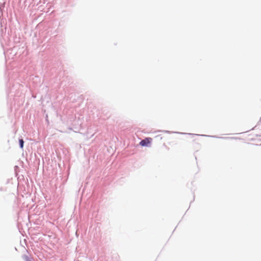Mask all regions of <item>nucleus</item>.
Masks as SVG:
<instances>
[{
	"label": "nucleus",
	"mask_w": 261,
	"mask_h": 261,
	"mask_svg": "<svg viewBox=\"0 0 261 261\" xmlns=\"http://www.w3.org/2000/svg\"><path fill=\"white\" fill-rule=\"evenodd\" d=\"M152 141V139L151 138H146L145 139L141 141L139 144L141 146H149Z\"/></svg>",
	"instance_id": "obj_1"
},
{
	"label": "nucleus",
	"mask_w": 261,
	"mask_h": 261,
	"mask_svg": "<svg viewBox=\"0 0 261 261\" xmlns=\"http://www.w3.org/2000/svg\"><path fill=\"white\" fill-rule=\"evenodd\" d=\"M19 145H20V148H22L23 147V143H24L23 140L22 139H19Z\"/></svg>",
	"instance_id": "obj_2"
},
{
	"label": "nucleus",
	"mask_w": 261,
	"mask_h": 261,
	"mask_svg": "<svg viewBox=\"0 0 261 261\" xmlns=\"http://www.w3.org/2000/svg\"><path fill=\"white\" fill-rule=\"evenodd\" d=\"M24 259H25V261H31V260L29 259V257H28V256H27V255H25V256H24Z\"/></svg>",
	"instance_id": "obj_3"
}]
</instances>
